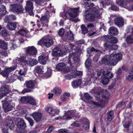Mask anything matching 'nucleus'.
Masks as SVG:
<instances>
[{"label": "nucleus", "instance_id": "nucleus-43", "mask_svg": "<svg viewBox=\"0 0 133 133\" xmlns=\"http://www.w3.org/2000/svg\"><path fill=\"white\" fill-rule=\"evenodd\" d=\"M74 112L73 110L69 111L67 113L66 115L68 116L67 118L68 119H70L72 118V116H72L74 115Z\"/></svg>", "mask_w": 133, "mask_h": 133}, {"label": "nucleus", "instance_id": "nucleus-29", "mask_svg": "<svg viewBox=\"0 0 133 133\" xmlns=\"http://www.w3.org/2000/svg\"><path fill=\"white\" fill-rule=\"evenodd\" d=\"M90 1H93L95 2L97 0H83V1L85 2L84 4V5H85V7H92L94 6V4L93 3H91L90 2H89Z\"/></svg>", "mask_w": 133, "mask_h": 133}, {"label": "nucleus", "instance_id": "nucleus-48", "mask_svg": "<svg viewBox=\"0 0 133 133\" xmlns=\"http://www.w3.org/2000/svg\"><path fill=\"white\" fill-rule=\"evenodd\" d=\"M126 78L127 79L130 80L133 78V70L131 71L126 77Z\"/></svg>", "mask_w": 133, "mask_h": 133}, {"label": "nucleus", "instance_id": "nucleus-23", "mask_svg": "<svg viewBox=\"0 0 133 133\" xmlns=\"http://www.w3.org/2000/svg\"><path fill=\"white\" fill-rule=\"evenodd\" d=\"M109 33L110 35H115L118 34V30L114 27H110L109 29Z\"/></svg>", "mask_w": 133, "mask_h": 133}, {"label": "nucleus", "instance_id": "nucleus-21", "mask_svg": "<svg viewBox=\"0 0 133 133\" xmlns=\"http://www.w3.org/2000/svg\"><path fill=\"white\" fill-rule=\"evenodd\" d=\"M38 63V62L35 59L30 58L27 60L26 64L30 66H33L37 64Z\"/></svg>", "mask_w": 133, "mask_h": 133}, {"label": "nucleus", "instance_id": "nucleus-28", "mask_svg": "<svg viewBox=\"0 0 133 133\" xmlns=\"http://www.w3.org/2000/svg\"><path fill=\"white\" fill-rule=\"evenodd\" d=\"M66 68L65 64L63 63H58L56 67V69L58 71H61L64 70Z\"/></svg>", "mask_w": 133, "mask_h": 133}, {"label": "nucleus", "instance_id": "nucleus-3", "mask_svg": "<svg viewBox=\"0 0 133 133\" xmlns=\"http://www.w3.org/2000/svg\"><path fill=\"white\" fill-rule=\"evenodd\" d=\"M26 54L30 56L36 55L37 53V50L34 46H29L25 48Z\"/></svg>", "mask_w": 133, "mask_h": 133}, {"label": "nucleus", "instance_id": "nucleus-60", "mask_svg": "<svg viewBox=\"0 0 133 133\" xmlns=\"http://www.w3.org/2000/svg\"><path fill=\"white\" fill-rule=\"evenodd\" d=\"M68 130L65 129H61L58 130V132L59 133H66Z\"/></svg>", "mask_w": 133, "mask_h": 133}, {"label": "nucleus", "instance_id": "nucleus-40", "mask_svg": "<svg viewBox=\"0 0 133 133\" xmlns=\"http://www.w3.org/2000/svg\"><path fill=\"white\" fill-rule=\"evenodd\" d=\"M113 112L112 111H110L109 112L108 115L107 117L108 120L109 121H111L114 118Z\"/></svg>", "mask_w": 133, "mask_h": 133}, {"label": "nucleus", "instance_id": "nucleus-11", "mask_svg": "<svg viewBox=\"0 0 133 133\" xmlns=\"http://www.w3.org/2000/svg\"><path fill=\"white\" fill-rule=\"evenodd\" d=\"M3 107L4 110L5 112H7L12 110L13 106L11 105V102H7L3 104Z\"/></svg>", "mask_w": 133, "mask_h": 133}, {"label": "nucleus", "instance_id": "nucleus-16", "mask_svg": "<svg viewBox=\"0 0 133 133\" xmlns=\"http://www.w3.org/2000/svg\"><path fill=\"white\" fill-rule=\"evenodd\" d=\"M32 116L37 122H39L42 116V114L39 112H34L31 114Z\"/></svg>", "mask_w": 133, "mask_h": 133}, {"label": "nucleus", "instance_id": "nucleus-20", "mask_svg": "<svg viewBox=\"0 0 133 133\" xmlns=\"http://www.w3.org/2000/svg\"><path fill=\"white\" fill-rule=\"evenodd\" d=\"M111 55H113V60H114L115 62H116V64H117L118 62L122 58V55L121 53L114 54L112 53Z\"/></svg>", "mask_w": 133, "mask_h": 133}, {"label": "nucleus", "instance_id": "nucleus-64", "mask_svg": "<svg viewBox=\"0 0 133 133\" xmlns=\"http://www.w3.org/2000/svg\"><path fill=\"white\" fill-rule=\"evenodd\" d=\"M111 9L113 10L117 11L118 10V8L115 5H111Z\"/></svg>", "mask_w": 133, "mask_h": 133}, {"label": "nucleus", "instance_id": "nucleus-49", "mask_svg": "<svg viewBox=\"0 0 133 133\" xmlns=\"http://www.w3.org/2000/svg\"><path fill=\"white\" fill-rule=\"evenodd\" d=\"M83 127L84 129L86 130L89 129V124L88 121H87L83 123Z\"/></svg>", "mask_w": 133, "mask_h": 133}, {"label": "nucleus", "instance_id": "nucleus-45", "mask_svg": "<svg viewBox=\"0 0 133 133\" xmlns=\"http://www.w3.org/2000/svg\"><path fill=\"white\" fill-rule=\"evenodd\" d=\"M82 32L83 34H86L88 32V29L87 27L83 25H82L81 26Z\"/></svg>", "mask_w": 133, "mask_h": 133}, {"label": "nucleus", "instance_id": "nucleus-24", "mask_svg": "<svg viewBox=\"0 0 133 133\" xmlns=\"http://www.w3.org/2000/svg\"><path fill=\"white\" fill-rule=\"evenodd\" d=\"M6 27L10 30H14L16 28V24L14 22H9L7 25Z\"/></svg>", "mask_w": 133, "mask_h": 133}, {"label": "nucleus", "instance_id": "nucleus-34", "mask_svg": "<svg viewBox=\"0 0 133 133\" xmlns=\"http://www.w3.org/2000/svg\"><path fill=\"white\" fill-rule=\"evenodd\" d=\"M36 72L39 74H41L43 73V66H37L35 68Z\"/></svg>", "mask_w": 133, "mask_h": 133}, {"label": "nucleus", "instance_id": "nucleus-31", "mask_svg": "<svg viewBox=\"0 0 133 133\" xmlns=\"http://www.w3.org/2000/svg\"><path fill=\"white\" fill-rule=\"evenodd\" d=\"M75 54H74V55H71V57L70 58H70L73 56V59L74 62V63L77 64L79 62L80 60V58L79 56H78L77 55H75Z\"/></svg>", "mask_w": 133, "mask_h": 133}, {"label": "nucleus", "instance_id": "nucleus-7", "mask_svg": "<svg viewBox=\"0 0 133 133\" xmlns=\"http://www.w3.org/2000/svg\"><path fill=\"white\" fill-rule=\"evenodd\" d=\"M103 69L98 70L96 71V73H97L96 74H95L96 72L94 71L93 70H91L90 72H89L88 74L92 77H94L96 80H97L98 79V77L100 76L101 75L102 72L103 71Z\"/></svg>", "mask_w": 133, "mask_h": 133}, {"label": "nucleus", "instance_id": "nucleus-62", "mask_svg": "<svg viewBox=\"0 0 133 133\" xmlns=\"http://www.w3.org/2000/svg\"><path fill=\"white\" fill-rule=\"evenodd\" d=\"M123 125L125 128H128L129 126V122L126 123L125 121H124L123 122Z\"/></svg>", "mask_w": 133, "mask_h": 133}, {"label": "nucleus", "instance_id": "nucleus-41", "mask_svg": "<svg viewBox=\"0 0 133 133\" xmlns=\"http://www.w3.org/2000/svg\"><path fill=\"white\" fill-rule=\"evenodd\" d=\"M16 68V66H11L10 67L7 68L5 69L7 71V72L9 74L11 72L14 70Z\"/></svg>", "mask_w": 133, "mask_h": 133}, {"label": "nucleus", "instance_id": "nucleus-32", "mask_svg": "<svg viewBox=\"0 0 133 133\" xmlns=\"http://www.w3.org/2000/svg\"><path fill=\"white\" fill-rule=\"evenodd\" d=\"M126 41L128 44L133 43V35H128L127 37Z\"/></svg>", "mask_w": 133, "mask_h": 133}, {"label": "nucleus", "instance_id": "nucleus-54", "mask_svg": "<svg viewBox=\"0 0 133 133\" xmlns=\"http://www.w3.org/2000/svg\"><path fill=\"white\" fill-rule=\"evenodd\" d=\"M26 69H20L19 70L18 74L20 75H25L26 71Z\"/></svg>", "mask_w": 133, "mask_h": 133}, {"label": "nucleus", "instance_id": "nucleus-42", "mask_svg": "<svg viewBox=\"0 0 133 133\" xmlns=\"http://www.w3.org/2000/svg\"><path fill=\"white\" fill-rule=\"evenodd\" d=\"M102 83L103 85L107 84L109 82V79L102 75Z\"/></svg>", "mask_w": 133, "mask_h": 133}, {"label": "nucleus", "instance_id": "nucleus-18", "mask_svg": "<svg viewBox=\"0 0 133 133\" xmlns=\"http://www.w3.org/2000/svg\"><path fill=\"white\" fill-rule=\"evenodd\" d=\"M114 22L115 24L119 27L122 26L124 23L122 18L121 17H117L115 18Z\"/></svg>", "mask_w": 133, "mask_h": 133}, {"label": "nucleus", "instance_id": "nucleus-6", "mask_svg": "<svg viewBox=\"0 0 133 133\" xmlns=\"http://www.w3.org/2000/svg\"><path fill=\"white\" fill-rule=\"evenodd\" d=\"M70 46L71 48L72 53V54H70L69 55V58L68 59V63L71 65L72 66L71 64V61H70V58L71 57V55H74L75 54L78 53L80 50L79 48L75 46L70 44Z\"/></svg>", "mask_w": 133, "mask_h": 133}, {"label": "nucleus", "instance_id": "nucleus-50", "mask_svg": "<svg viewBox=\"0 0 133 133\" xmlns=\"http://www.w3.org/2000/svg\"><path fill=\"white\" fill-rule=\"evenodd\" d=\"M46 110L48 111L50 114H52L54 116V114L55 112L54 109L52 107H49Z\"/></svg>", "mask_w": 133, "mask_h": 133}, {"label": "nucleus", "instance_id": "nucleus-53", "mask_svg": "<svg viewBox=\"0 0 133 133\" xmlns=\"http://www.w3.org/2000/svg\"><path fill=\"white\" fill-rule=\"evenodd\" d=\"M41 21L44 22L45 23H47L48 22V18L46 16H44L42 17L41 18Z\"/></svg>", "mask_w": 133, "mask_h": 133}, {"label": "nucleus", "instance_id": "nucleus-17", "mask_svg": "<svg viewBox=\"0 0 133 133\" xmlns=\"http://www.w3.org/2000/svg\"><path fill=\"white\" fill-rule=\"evenodd\" d=\"M38 60L40 64L44 65L46 63L47 58L45 55L42 54L38 57Z\"/></svg>", "mask_w": 133, "mask_h": 133}, {"label": "nucleus", "instance_id": "nucleus-58", "mask_svg": "<svg viewBox=\"0 0 133 133\" xmlns=\"http://www.w3.org/2000/svg\"><path fill=\"white\" fill-rule=\"evenodd\" d=\"M74 78V76L70 74L66 75L65 77V79L67 80H70Z\"/></svg>", "mask_w": 133, "mask_h": 133}, {"label": "nucleus", "instance_id": "nucleus-5", "mask_svg": "<svg viewBox=\"0 0 133 133\" xmlns=\"http://www.w3.org/2000/svg\"><path fill=\"white\" fill-rule=\"evenodd\" d=\"M33 4L32 1L30 0L27 1L25 9V10L29 13L30 16H32L33 14Z\"/></svg>", "mask_w": 133, "mask_h": 133}, {"label": "nucleus", "instance_id": "nucleus-59", "mask_svg": "<svg viewBox=\"0 0 133 133\" xmlns=\"http://www.w3.org/2000/svg\"><path fill=\"white\" fill-rule=\"evenodd\" d=\"M27 119L28 121L29 122L31 126H33L34 124V120L29 117L27 118Z\"/></svg>", "mask_w": 133, "mask_h": 133}, {"label": "nucleus", "instance_id": "nucleus-57", "mask_svg": "<svg viewBox=\"0 0 133 133\" xmlns=\"http://www.w3.org/2000/svg\"><path fill=\"white\" fill-rule=\"evenodd\" d=\"M64 33V29L63 28L60 29L59 30L58 34L61 36H62Z\"/></svg>", "mask_w": 133, "mask_h": 133}, {"label": "nucleus", "instance_id": "nucleus-55", "mask_svg": "<svg viewBox=\"0 0 133 133\" xmlns=\"http://www.w3.org/2000/svg\"><path fill=\"white\" fill-rule=\"evenodd\" d=\"M1 74L4 77H7L9 75L5 69L2 72Z\"/></svg>", "mask_w": 133, "mask_h": 133}, {"label": "nucleus", "instance_id": "nucleus-26", "mask_svg": "<svg viewBox=\"0 0 133 133\" xmlns=\"http://www.w3.org/2000/svg\"><path fill=\"white\" fill-rule=\"evenodd\" d=\"M8 43L3 40L0 39V48L3 49H7Z\"/></svg>", "mask_w": 133, "mask_h": 133}, {"label": "nucleus", "instance_id": "nucleus-52", "mask_svg": "<svg viewBox=\"0 0 133 133\" xmlns=\"http://www.w3.org/2000/svg\"><path fill=\"white\" fill-rule=\"evenodd\" d=\"M26 33L25 30L23 29H21L18 31V34L22 36L25 35Z\"/></svg>", "mask_w": 133, "mask_h": 133}, {"label": "nucleus", "instance_id": "nucleus-44", "mask_svg": "<svg viewBox=\"0 0 133 133\" xmlns=\"http://www.w3.org/2000/svg\"><path fill=\"white\" fill-rule=\"evenodd\" d=\"M0 35L3 37H5L9 35V34L7 31L5 30H2L0 32Z\"/></svg>", "mask_w": 133, "mask_h": 133}, {"label": "nucleus", "instance_id": "nucleus-47", "mask_svg": "<svg viewBox=\"0 0 133 133\" xmlns=\"http://www.w3.org/2000/svg\"><path fill=\"white\" fill-rule=\"evenodd\" d=\"M10 49L11 50H13L17 48V45L14 43H11L9 45Z\"/></svg>", "mask_w": 133, "mask_h": 133}, {"label": "nucleus", "instance_id": "nucleus-51", "mask_svg": "<svg viewBox=\"0 0 133 133\" xmlns=\"http://www.w3.org/2000/svg\"><path fill=\"white\" fill-rule=\"evenodd\" d=\"M91 61L89 59H87L85 63V65L88 68L91 65Z\"/></svg>", "mask_w": 133, "mask_h": 133}, {"label": "nucleus", "instance_id": "nucleus-61", "mask_svg": "<svg viewBox=\"0 0 133 133\" xmlns=\"http://www.w3.org/2000/svg\"><path fill=\"white\" fill-rule=\"evenodd\" d=\"M51 75V71L50 70H49L46 72L45 76L47 77H50Z\"/></svg>", "mask_w": 133, "mask_h": 133}, {"label": "nucleus", "instance_id": "nucleus-39", "mask_svg": "<svg viewBox=\"0 0 133 133\" xmlns=\"http://www.w3.org/2000/svg\"><path fill=\"white\" fill-rule=\"evenodd\" d=\"M28 103L32 105H36V100L32 97H29Z\"/></svg>", "mask_w": 133, "mask_h": 133}, {"label": "nucleus", "instance_id": "nucleus-1", "mask_svg": "<svg viewBox=\"0 0 133 133\" xmlns=\"http://www.w3.org/2000/svg\"><path fill=\"white\" fill-rule=\"evenodd\" d=\"M85 11H89L90 13L86 15V18L90 21H93L95 18H100L101 15L98 10V7L90 8L85 10Z\"/></svg>", "mask_w": 133, "mask_h": 133}, {"label": "nucleus", "instance_id": "nucleus-30", "mask_svg": "<svg viewBox=\"0 0 133 133\" xmlns=\"http://www.w3.org/2000/svg\"><path fill=\"white\" fill-rule=\"evenodd\" d=\"M70 94L68 93H65L61 97V100L64 102L68 100L69 99Z\"/></svg>", "mask_w": 133, "mask_h": 133}, {"label": "nucleus", "instance_id": "nucleus-25", "mask_svg": "<svg viewBox=\"0 0 133 133\" xmlns=\"http://www.w3.org/2000/svg\"><path fill=\"white\" fill-rule=\"evenodd\" d=\"M127 0H116V3L118 6L124 7L127 5Z\"/></svg>", "mask_w": 133, "mask_h": 133}, {"label": "nucleus", "instance_id": "nucleus-9", "mask_svg": "<svg viewBox=\"0 0 133 133\" xmlns=\"http://www.w3.org/2000/svg\"><path fill=\"white\" fill-rule=\"evenodd\" d=\"M79 8H71L68 9V13L69 15L72 18L76 17L77 15V13L79 12Z\"/></svg>", "mask_w": 133, "mask_h": 133}, {"label": "nucleus", "instance_id": "nucleus-36", "mask_svg": "<svg viewBox=\"0 0 133 133\" xmlns=\"http://www.w3.org/2000/svg\"><path fill=\"white\" fill-rule=\"evenodd\" d=\"M29 98V97H22L20 99V102L22 103L27 104L28 103Z\"/></svg>", "mask_w": 133, "mask_h": 133}, {"label": "nucleus", "instance_id": "nucleus-13", "mask_svg": "<svg viewBox=\"0 0 133 133\" xmlns=\"http://www.w3.org/2000/svg\"><path fill=\"white\" fill-rule=\"evenodd\" d=\"M102 75L109 79L112 78L113 76V74L112 73L107 71V69H103L102 71Z\"/></svg>", "mask_w": 133, "mask_h": 133}, {"label": "nucleus", "instance_id": "nucleus-4", "mask_svg": "<svg viewBox=\"0 0 133 133\" xmlns=\"http://www.w3.org/2000/svg\"><path fill=\"white\" fill-rule=\"evenodd\" d=\"M53 43L54 42L52 39L48 38L41 40L38 42L39 44L44 45L47 47H50Z\"/></svg>", "mask_w": 133, "mask_h": 133}, {"label": "nucleus", "instance_id": "nucleus-27", "mask_svg": "<svg viewBox=\"0 0 133 133\" xmlns=\"http://www.w3.org/2000/svg\"><path fill=\"white\" fill-rule=\"evenodd\" d=\"M71 74L72 75L74 76V78L76 76L81 75L82 72L81 71H77L75 68L72 69Z\"/></svg>", "mask_w": 133, "mask_h": 133}, {"label": "nucleus", "instance_id": "nucleus-63", "mask_svg": "<svg viewBox=\"0 0 133 133\" xmlns=\"http://www.w3.org/2000/svg\"><path fill=\"white\" fill-rule=\"evenodd\" d=\"M84 96L85 98L87 99H91L92 98V97L90 96L87 93L85 94Z\"/></svg>", "mask_w": 133, "mask_h": 133}, {"label": "nucleus", "instance_id": "nucleus-22", "mask_svg": "<svg viewBox=\"0 0 133 133\" xmlns=\"http://www.w3.org/2000/svg\"><path fill=\"white\" fill-rule=\"evenodd\" d=\"M82 81L81 79H78L73 81L71 83L72 86L74 88L79 87L81 84Z\"/></svg>", "mask_w": 133, "mask_h": 133}, {"label": "nucleus", "instance_id": "nucleus-15", "mask_svg": "<svg viewBox=\"0 0 133 133\" xmlns=\"http://www.w3.org/2000/svg\"><path fill=\"white\" fill-rule=\"evenodd\" d=\"M0 91L2 93L6 94L11 92L12 91L8 88V87L6 85L2 86L0 88Z\"/></svg>", "mask_w": 133, "mask_h": 133}, {"label": "nucleus", "instance_id": "nucleus-8", "mask_svg": "<svg viewBox=\"0 0 133 133\" xmlns=\"http://www.w3.org/2000/svg\"><path fill=\"white\" fill-rule=\"evenodd\" d=\"M10 8V10L14 12H23V9L21 5L17 4H14L11 5Z\"/></svg>", "mask_w": 133, "mask_h": 133}, {"label": "nucleus", "instance_id": "nucleus-12", "mask_svg": "<svg viewBox=\"0 0 133 133\" xmlns=\"http://www.w3.org/2000/svg\"><path fill=\"white\" fill-rule=\"evenodd\" d=\"M16 125L17 127L21 129H24L26 128V127L24 120L21 119H18Z\"/></svg>", "mask_w": 133, "mask_h": 133}, {"label": "nucleus", "instance_id": "nucleus-46", "mask_svg": "<svg viewBox=\"0 0 133 133\" xmlns=\"http://www.w3.org/2000/svg\"><path fill=\"white\" fill-rule=\"evenodd\" d=\"M18 59L22 63H23L24 65H26L27 61L25 59V57L24 56H21L20 58H19Z\"/></svg>", "mask_w": 133, "mask_h": 133}, {"label": "nucleus", "instance_id": "nucleus-38", "mask_svg": "<svg viewBox=\"0 0 133 133\" xmlns=\"http://www.w3.org/2000/svg\"><path fill=\"white\" fill-rule=\"evenodd\" d=\"M54 93L56 95H58L61 94L62 92L61 89L60 88H55L53 90Z\"/></svg>", "mask_w": 133, "mask_h": 133}, {"label": "nucleus", "instance_id": "nucleus-33", "mask_svg": "<svg viewBox=\"0 0 133 133\" xmlns=\"http://www.w3.org/2000/svg\"><path fill=\"white\" fill-rule=\"evenodd\" d=\"M66 36L67 39L72 40L74 39L73 34L71 31L68 32Z\"/></svg>", "mask_w": 133, "mask_h": 133}, {"label": "nucleus", "instance_id": "nucleus-19", "mask_svg": "<svg viewBox=\"0 0 133 133\" xmlns=\"http://www.w3.org/2000/svg\"><path fill=\"white\" fill-rule=\"evenodd\" d=\"M52 54L54 56L59 57L62 55V53L60 49L56 47L53 50Z\"/></svg>", "mask_w": 133, "mask_h": 133}, {"label": "nucleus", "instance_id": "nucleus-37", "mask_svg": "<svg viewBox=\"0 0 133 133\" xmlns=\"http://www.w3.org/2000/svg\"><path fill=\"white\" fill-rule=\"evenodd\" d=\"M6 12L5 7L2 5L0 6V15H2L5 14Z\"/></svg>", "mask_w": 133, "mask_h": 133}, {"label": "nucleus", "instance_id": "nucleus-14", "mask_svg": "<svg viewBox=\"0 0 133 133\" xmlns=\"http://www.w3.org/2000/svg\"><path fill=\"white\" fill-rule=\"evenodd\" d=\"M6 124L7 129L8 130L9 129L12 130L14 129V124L13 121L10 118H9L6 121Z\"/></svg>", "mask_w": 133, "mask_h": 133}, {"label": "nucleus", "instance_id": "nucleus-56", "mask_svg": "<svg viewBox=\"0 0 133 133\" xmlns=\"http://www.w3.org/2000/svg\"><path fill=\"white\" fill-rule=\"evenodd\" d=\"M104 47L107 50H111V45L108 43H105L104 44Z\"/></svg>", "mask_w": 133, "mask_h": 133}, {"label": "nucleus", "instance_id": "nucleus-10", "mask_svg": "<svg viewBox=\"0 0 133 133\" xmlns=\"http://www.w3.org/2000/svg\"><path fill=\"white\" fill-rule=\"evenodd\" d=\"M104 38L105 41L109 43L110 44H116L118 41L117 38L115 37L108 35L105 36Z\"/></svg>", "mask_w": 133, "mask_h": 133}, {"label": "nucleus", "instance_id": "nucleus-35", "mask_svg": "<svg viewBox=\"0 0 133 133\" xmlns=\"http://www.w3.org/2000/svg\"><path fill=\"white\" fill-rule=\"evenodd\" d=\"M26 86L28 88H32L34 87L35 84L32 81H30L26 82Z\"/></svg>", "mask_w": 133, "mask_h": 133}, {"label": "nucleus", "instance_id": "nucleus-2", "mask_svg": "<svg viewBox=\"0 0 133 133\" xmlns=\"http://www.w3.org/2000/svg\"><path fill=\"white\" fill-rule=\"evenodd\" d=\"M113 55H110L109 56L107 55L104 56L102 59L103 63L109 65H115L116 62L113 60Z\"/></svg>", "mask_w": 133, "mask_h": 133}]
</instances>
